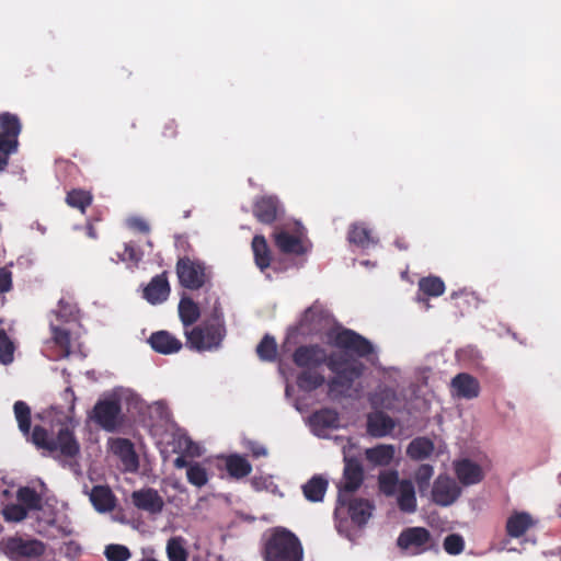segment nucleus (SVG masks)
I'll list each match as a JSON object with an SVG mask.
<instances>
[{
  "label": "nucleus",
  "mask_w": 561,
  "mask_h": 561,
  "mask_svg": "<svg viewBox=\"0 0 561 561\" xmlns=\"http://www.w3.org/2000/svg\"><path fill=\"white\" fill-rule=\"evenodd\" d=\"M328 336L330 343L344 351V354H328L320 344H307L300 345L294 351L293 362L302 369L327 365L334 374V377L328 382L329 394L340 397L353 387L355 380L363 375L365 369L363 363L352 359L350 355L366 358L375 353V347L368 339L347 328L331 331Z\"/></svg>",
  "instance_id": "nucleus-1"
},
{
  "label": "nucleus",
  "mask_w": 561,
  "mask_h": 561,
  "mask_svg": "<svg viewBox=\"0 0 561 561\" xmlns=\"http://www.w3.org/2000/svg\"><path fill=\"white\" fill-rule=\"evenodd\" d=\"M19 430L24 435L31 434V442L38 449L48 454L59 451L61 456L73 458L80 453V444L77 440L73 430L67 424H61L56 435L48 432L41 425H35L31 433V409L24 401H16L13 405Z\"/></svg>",
  "instance_id": "nucleus-2"
},
{
  "label": "nucleus",
  "mask_w": 561,
  "mask_h": 561,
  "mask_svg": "<svg viewBox=\"0 0 561 561\" xmlns=\"http://www.w3.org/2000/svg\"><path fill=\"white\" fill-rule=\"evenodd\" d=\"M186 346L195 352L217 351L226 336V327L218 299H215L211 313L199 324L184 330Z\"/></svg>",
  "instance_id": "nucleus-3"
},
{
  "label": "nucleus",
  "mask_w": 561,
  "mask_h": 561,
  "mask_svg": "<svg viewBox=\"0 0 561 561\" xmlns=\"http://www.w3.org/2000/svg\"><path fill=\"white\" fill-rule=\"evenodd\" d=\"M263 561H304V547L296 534L277 526L266 531L261 539Z\"/></svg>",
  "instance_id": "nucleus-4"
},
{
  "label": "nucleus",
  "mask_w": 561,
  "mask_h": 561,
  "mask_svg": "<svg viewBox=\"0 0 561 561\" xmlns=\"http://www.w3.org/2000/svg\"><path fill=\"white\" fill-rule=\"evenodd\" d=\"M21 130L22 124L16 114L0 113V172L7 169L11 154L18 151Z\"/></svg>",
  "instance_id": "nucleus-5"
},
{
  "label": "nucleus",
  "mask_w": 561,
  "mask_h": 561,
  "mask_svg": "<svg viewBox=\"0 0 561 561\" xmlns=\"http://www.w3.org/2000/svg\"><path fill=\"white\" fill-rule=\"evenodd\" d=\"M175 270L180 285L191 290L206 287L211 279L209 267L204 262L190 256L179 257Z\"/></svg>",
  "instance_id": "nucleus-6"
},
{
  "label": "nucleus",
  "mask_w": 561,
  "mask_h": 561,
  "mask_svg": "<svg viewBox=\"0 0 561 561\" xmlns=\"http://www.w3.org/2000/svg\"><path fill=\"white\" fill-rule=\"evenodd\" d=\"M397 546L409 556L437 550V542L430 530L419 526L403 529L397 539Z\"/></svg>",
  "instance_id": "nucleus-7"
},
{
  "label": "nucleus",
  "mask_w": 561,
  "mask_h": 561,
  "mask_svg": "<svg viewBox=\"0 0 561 561\" xmlns=\"http://www.w3.org/2000/svg\"><path fill=\"white\" fill-rule=\"evenodd\" d=\"M2 550L12 561H25L41 557L45 552V545L37 539L10 537L3 542Z\"/></svg>",
  "instance_id": "nucleus-8"
},
{
  "label": "nucleus",
  "mask_w": 561,
  "mask_h": 561,
  "mask_svg": "<svg viewBox=\"0 0 561 561\" xmlns=\"http://www.w3.org/2000/svg\"><path fill=\"white\" fill-rule=\"evenodd\" d=\"M93 421L106 432H114L123 422L118 399L99 400L92 411Z\"/></svg>",
  "instance_id": "nucleus-9"
},
{
  "label": "nucleus",
  "mask_w": 561,
  "mask_h": 561,
  "mask_svg": "<svg viewBox=\"0 0 561 561\" xmlns=\"http://www.w3.org/2000/svg\"><path fill=\"white\" fill-rule=\"evenodd\" d=\"M344 484L339 486L337 503L345 504V493L357 491L364 481V469L360 461L354 457H344Z\"/></svg>",
  "instance_id": "nucleus-10"
},
{
  "label": "nucleus",
  "mask_w": 561,
  "mask_h": 561,
  "mask_svg": "<svg viewBox=\"0 0 561 561\" xmlns=\"http://www.w3.org/2000/svg\"><path fill=\"white\" fill-rule=\"evenodd\" d=\"M461 494L458 483L446 474H439L432 488V500L439 506L454 504Z\"/></svg>",
  "instance_id": "nucleus-11"
},
{
  "label": "nucleus",
  "mask_w": 561,
  "mask_h": 561,
  "mask_svg": "<svg viewBox=\"0 0 561 561\" xmlns=\"http://www.w3.org/2000/svg\"><path fill=\"white\" fill-rule=\"evenodd\" d=\"M453 466L457 479L465 486L478 484L484 479L482 467L469 458L455 460Z\"/></svg>",
  "instance_id": "nucleus-12"
},
{
  "label": "nucleus",
  "mask_w": 561,
  "mask_h": 561,
  "mask_svg": "<svg viewBox=\"0 0 561 561\" xmlns=\"http://www.w3.org/2000/svg\"><path fill=\"white\" fill-rule=\"evenodd\" d=\"M131 502L138 510L152 515L161 513L164 506L163 499L152 488L134 491L131 493Z\"/></svg>",
  "instance_id": "nucleus-13"
},
{
  "label": "nucleus",
  "mask_w": 561,
  "mask_h": 561,
  "mask_svg": "<svg viewBox=\"0 0 561 561\" xmlns=\"http://www.w3.org/2000/svg\"><path fill=\"white\" fill-rule=\"evenodd\" d=\"M170 293L168 272L164 271L151 278L142 290V297L151 305H159L168 299Z\"/></svg>",
  "instance_id": "nucleus-14"
},
{
  "label": "nucleus",
  "mask_w": 561,
  "mask_h": 561,
  "mask_svg": "<svg viewBox=\"0 0 561 561\" xmlns=\"http://www.w3.org/2000/svg\"><path fill=\"white\" fill-rule=\"evenodd\" d=\"M111 450L117 456L125 467V470L134 472L139 467V459L135 451L134 444L128 438H113L110 442Z\"/></svg>",
  "instance_id": "nucleus-15"
},
{
  "label": "nucleus",
  "mask_w": 561,
  "mask_h": 561,
  "mask_svg": "<svg viewBox=\"0 0 561 561\" xmlns=\"http://www.w3.org/2000/svg\"><path fill=\"white\" fill-rule=\"evenodd\" d=\"M51 332V342L56 347L55 358H66L70 354L71 335L70 332H81L82 329L65 327L49 321Z\"/></svg>",
  "instance_id": "nucleus-16"
},
{
  "label": "nucleus",
  "mask_w": 561,
  "mask_h": 561,
  "mask_svg": "<svg viewBox=\"0 0 561 561\" xmlns=\"http://www.w3.org/2000/svg\"><path fill=\"white\" fill-rule=\"evenodd\" d=\"M342 506H347V513L352 522L359 527L367 524L374 510V505L368 500L353 499L347 501L345 499V504H339V506L335 508V516L340 514Z\"/></svg>",
  "instance_id": "nucleus-17"
},
{
  "label": "nucleus",
  "mask_w": 561,
  "mask_h": 561,
  "mask_svg": "<svg viewBox=\"0 0 561 561\" xmlns=\"http://www.w3.org/2000/svg\"><path fill=\"white\" fill-rule=\"evenodd\" d=\"M396 427V421L382 411H375L367 415V434L375 438L390 435Z\"/></svg>",
  "instance_id": "nucleus-18"
},
{
  "label": "nucleus",
  "mask_w": 561,
  "mask_h": 561,
  "mask_svg": "<svg viewBox=\"0 0 561 561\" xmlns=\"http://www.w3.org/2000/svg\"><path fill=\"white\" fill-rule=\"evenodd\" d=\"M49 321L65 327L82 329L78 307L66 299L58 301L57 308L51 312Z\"/></svg>",
  "instance_id": "nucleus-19"
},
{
  "label": "nucleus",
  "mask_w": 561,
  "mask_h": 561,
  "mask_svg": "<svg viewBox=\"0 0 561 561\" xmlns=\"http://www.w3.org/2000/svg\"><path fill=\"white\" fill-rule=\"evenodd\" d=\"M309 422L312 431L320 436L328 430L337 428L340 416L334 409L323 408L313 412L309 419Z\"/></svg>",
  "instance_id": "nucleus-20"
},
{
  "label": "nucleus",
  "mask_w": 561,
  "mask_h": 561,
  "mask_svg": "<svg viewBox=\"0 0 561 561\" xmlns=\"http://www.w3.org/2000/svg\"><path fill=\"white\" fill-rule=\"evenodd\" d=\"M451 388L456 396L463 399H474L480 393L478 379L470 374L459 373L451 379Z\"/></svg>",
  "instance_id": "nucleus-21"
},
{
  "label": "nucleus",
  "mask_w": 561,
  "mask_h": 561,
  "mask_svg": "<svg viewBox=\"0 0 561 561\" xmlns=\"http://www.w3.org/2000/svg\"><path fill=\"white\" fill-rule=\"evenodd\" d=\"M148 342L153 351L164 355L178 353L183 346L179 339L163 330L153 332Z\"/></svg>",
  "instance_id": "nucleus-22"
},
{
  "label": "nucleus",
  "mask_w": 561,
  "mask_h": 561,
  "mask_svg": "<svg viewBox=\"0 0 561 561\" xmlns=\"http://www.w3.org/2000/svg\"><path fill=\"white\" fill-rule=\"evenodd\" d=\"M535 522L527 512H514L506 520L505 531L510 538H519L524 536Z\"/></svg>",
  "instance_id": "nucleus-23"
},
{
  "label": "nucleus",
  "mask_w": 561,
  "mask_h": 561,
  "mask_svg": "<svg viewBox=\"0 0 561 561\" xmlns=\"http://www.w3.org/2000/svg\"><path fill=\"white\" fill-rule=\"evenodd\" d=\"M273 236L275 245L282 253L301 255L306 252L300 237L290 234L285 230L275 231Z\"/></svg>",
  "instance_id": "nucleus-24"
},
{
  "label": "nucleus",
  "mask_w": 561,
  "mask_h": 561,
  "mask_svg": "<svg viewBox=\"0 0 561 561\" xmlns=\"http://www.w3.org/2000/svg\"><path fill=\"white\" fill-rule=\"evenodd\" d=\"M280 211L277 198L272 196H264L254 202L252 213L262 221L270 224L277 218Z\"/></svg>",
  "instance_id": "nucleus-25"
},
{
  "label": "nucleus",
  "mask_w": 561,
  "mask_h": 561,
  "mask_svg": "<svg viewBox=\"0 0 561 561\" xmlns=\"http://www.w3.org/2000/svg\"><path fill=\"white\" fill-rule=\"evenodd\" d=\"M398 507L403 513H414L416 511V496L414 484L411 480L404 479L399 483Z\"/></svg>",
  "instance_id": "nucleus-26"
},
{
  "label": "nucleus",
  "mask_w": 561,
  "mask_h": 561,
  "mask_svg": "<svg viewBox=\"0 0 561 561\" xmlns=\"http://www.w3.org/2000/svg\"><path fill=\"white\" fill-rule=\"evenodd\" d=\"M90 501L98 512H110L115 507V496L107 485L93 486Z\"/></svg>",
  "instance_id": "nucleus-27"
},
{
  "label": "nucleus",
  "mask_w": 561,
  "mask_h": 561,
  "mask_svg": "<svg viewBox=\"0 0 561 561\" xmlns=\"http://www.w3.org/2000/svg\"><path fill=\"white\" fill-rule=\"evenodd\" d=\"M396 455L393 445L379 444L365 450L367 461L374 466H388L392 462Z\"/></svg>",
  "instance_id": "nucleus-28"
},
{
  "label": "nucleus",
  "mask_w": 561,
  "mask_h": 561,
  "mask_svg": "<svg viewBox=\"0 0 561 561\" xmlns=\"http://www.w3.org/2000/svg\"><path fill=\"white\" fill-rule=\"evenodd\" d=\"M434 443L427 437H416L407 447V455L412 460H424L434 453Z\"/></svg>",
  "instance_id": "nucleus-29"
},
{
  "label": "nucleus",
  "mask_w": 561,
  "mask_h": 561,
  "mask_svg": "<svg viewBox=\"0 0 561 561\" xmlns=\"http://www.w3.org/2000/svg\"><path fill=\"white\" fill-rule=\"evenodd\" d=\"M201 310L198 305L190 297H182L179 302V317L184 330L191 329L198 320Z\"/></svg>",
  "instance_id": "nucleus-30"
},
{
  "label": "nucleus",
  "mask_w": 561,
  "mask_h": 561,
  "mask_svg": "<svg viewBox=\"0 0 561 561\" xmlns=\"http://www.w3.org/2000/svg\"><path fill=\"white\" fill-rule=\"evenodd\" d=\"M16 501L24 506L26 511L34 512L43 508L42 495L31 486H20L15 494Z\"/></svg>",
  "instance_id": "nucleus-31"
},
{
  "label": "nucleus",
  "mask_w": 561,
  "mask_h": 561,
  "mask_svg": "<svg viewBox=\"0 0 561 561\" xmlns=\"http://www.w3.org/2000/svg\"><path fill=\"white\" fill-rule=\"evenodd\" d=\"M328 489V480L321 476H313L302 485V493L310 502H321Z\"/></svg>",
  "instance_id": "nucleus-32"
},
{
  "label": "nucleus",
  "mask_w": 561,
  "mask_h": 561,
  "mask_svg": "<svg viewBox=\"0 0 561 561\" xmlns=\"http://www.w3.org/2000/svg\"><path fill=\"white\" fill-rule=\"evenodd\" d=\"M254 262L261 272L271 265V251L264 237L255 236L252 240Z\"/></svg>",
  "instance_id": "nucleus-33"
},
{
  "label": "nucleus",
  "mask_w": 561,
  "mask_h": 561,
  "mask_svg": "<svg viewBox=\"0 0 561 561\" xmlns=\"http://www.w3.org/2000/svg\"><path fill=\"white\" fill-rule=\"evenodd\" d=\"M325 378L314 368L302 369L297 376V386L305 392H311L324 385Z\"/></svg>",
  "instance_id": "nucleus-34"
},
{
  "label": "nucleus",
  "mask_w": 561,
  "mask_h": 561,
  "mask_svg": "<svg viewBox=\"0 0 561 561\" xmlns=\"http://www.w3.org/2000/svg\"><path fill=\"white\" fill-rule=\"evenodd\" d=\"M65 202L69 207L76 208L84 214L93 202V195L91 192L82 188H72L67 193Z\"/></svg>",
  "instance_id": "nucleus-35"
},
{
  "label": "nucleus",
  "mask_w": 561,
  "mask_h": 561,
  "mask_svg": "<svg viewBox=\"0 0 561 561\" xmlns=\"http://www.w3.org/2000/svg\"><path fill=\"white\" fill-rule=\"evenodd\" d=\"M419 291L426 297H439L445 291V283L438 276H426L419 280Z\"/></svg>",
  "instance_id": "nucleus-36"
},
{
  "label": "nucleus",
  "mask_w": 561,
  "mask_h": 561,
  "mask_svg": "<svg viewBox=\"0 0 561 561\" xmlns=\"http://www.w3.org/2000/svg\"><path fill=\"white\" fill-rule=\"evenodd\" d=\"M347 239L351 243L363 249H366L374 243L370 230L364 224L352 225L348 230Z\"/></svg>",
  "instance_id": "nucleus-37"
},
{
  "label": "nucleus",
  "mask_w": 561,
  "mask_h": 561,
  "mask_svg": "<svg viewBox=\"0 0 561 561\" xmlns=\"http://www.w3.org/2000/svg\"><path fill=\"white\" fill-rule=\"evenodd\" d=\"M399 474L396 470L381 472L378 477L379 490L387 496L396 494L399 489Z\"/></svg>",
  "instance_id": "nucleus-38"
},
{
  "label": "nucleus",
  "mask_w": 561,
  "mask_h": 561,
  "mask_svg": "<svg viewBox=\"0 0 561 561\" xmlns=\"http://www.w3.org/2000/svg\"><path fill=\"white\" fill-rule=\"evenodd\" d=\"M182 537H172L167 543V554L169 561H187L188 553L183 546Z\"/></svg>",
  "instance_id": "nucleus-39"
},
{
  "label": "nucleus",
  "mask_w": 561,
  "mask_h": 561,
  "mask_svg": "<svg viewBox=\"0 0 561 561\" xmlns=\"http://www.w3.org/2000/svg\"><path fill=\"white\" fill-rule=\"evenodd\" d=\"M2 517L7 523H21L28 516V511L18 503H9L2 508Z\"/></svg>",
  "instance_id": "nucleus-40"
},
{
  "label": "nucleus",
  "mask_w": 561,
  "mask_h": 561,
  "mask_svg": "<svg viewBox=\"0 0 561 561\" xmlns=\"http://www.w3.org/2000/svg\"><path fill=\"white\" fill-rule=\"evenodd\" d=\"M396 400V391L388 387L379 389L370 398V402L374 407H380L385 409H391Z\"/></svg>",
  "instance_id": "nucleus-41"
},
{
  "label": "nucleus",
  "mask_w": 561,
  "mask_h": 561,
  "mask_svg": "<svg viewBox=\"0 0 561 561\" xmlns=\"http://www.w3.org/2000/svg\"><path fill=\"white\" fill-rule=\"evenodd\" d=\"M434 474V468L432 465L423 463L421 465L415 473L414 479L419 488V492L421 494L425 493L430 488V481Z\"/></svg>",
  "instance_id": "nucleus-42"
},
{
  "label": "nucleus",
  "mask_w": 561,
  "mask_h": 561,
  "mask_svg": "<svg viewBox=\"0 0 561 561\" xmlns=\"http://www.w3.org/2000/svg\"><path fill=\"white\" fill-rule=\"evenodd\" d=\"M256 353L261 359L274 360L277 353L275 339L270 335H265L257 345Z\"/></svg>",
  "instance_id": "nucleus-43"
},
{
  "label": "nucleus",
  "mask_w": 561,
  "mask_h": 561,
  "mask_svg": "<svg viewBox=\"0 0 561 561\" xmlns=\"http://www.w3.org/2000/svg\"><path fill=\"white\" fill-rule=\"evenodd\" d=\"M104 556L108 561H127L131 552L124 545L111 543L105 547Z\"/></svg>",
  "instance_id": "nucleus-44"
},
{
  "label": "nucleus",
  "mask_w": 561,
  "mask_h": 561,
  "mask_svg": "<svg viewBox=\"0 0 561 561\" xmlns=\"http://www.w3.org/2000/svg\"><path fill=\"white\" fill-rule=\"evenodd\" d=\"M186 477L187 481L197 488L205 485L208 481L207 472L199 463L191 465L187 468Z\"/></svg>",
  "instance_id": "nucleus-45"
},
{
  "label": "nucleus",
  "mask_w": 561,
  "mask_h": 561,
  "mask_svg": "<svg viewBox=\"0 0 561 561\" xmlns=\"http://www.w3.org/2000/svg\"><path fill=\"white\" fill-rule=\"evenodd\" d=\"M226 469L232 477H245V458L237 455L229 456L226 459Z\"/></svg>",
  "instance_id": "nucleus-46"
},
{
  "label": "nucleus",
  "mask_w": 561,
  "mask_h": 561,
  "mask_svg": "<svg viewBox=\"0 0 561 561\" xmlns=\"http://www.w3.org/2000/svg\"><path fill=\"white\" fill-rule=\"evenodd\" d=\"M443 547L448 554L456 556L462 552L465 541L460 535L450 534L444 539Z\"/></svg>",
  "instance_id": "nucleus-47"
},
{
  "label": "nucleus",
  "mask_w": 561,
  "mask_h": 561,
  "mask_svg": "<svg viewBox=\"0 0 561 561\" xmlns=\"http://www.w3.org/2000/svg\"><path fill=\"white\" fill-rule=\"evenodd\" d=\"M13 344L4 333L3 330H0V363L7 365L13 360Z\"/></svg>",
  "instance_id": "nucleus-48"
},
{
  "label": "nucleus",
  "mask_w": 561,
  "mask_h": 561,
  "mask_svg": "<svg viewBox=\"0 0 561 561\" xmlns=\"http://www.w3.org/2000/svg\"><path fill=\"white\" fill-rule=\"evenodd\" d=\"M119 259L123 262H127L137 266L142 259V253L131 243H125L124 252L119 254Z\"/></svg>",
  "instance_id": "nucleus-49"
},
{
  "label": "nucleus",
  "mask_w": 561,
  "mask_h": 561,
  "mask_svg": "<svg viewBox=\"0 0 561 561\" xmlns=\"http://www.w3.org/2000/svg\"><path fill=\"white\" fill-rule=\"evenodd\" d=\"M12 289V272L8 267H0V295Z\"/></svg>",
  "instance_id": "nucleus-50"
},
{
  "label": "nucleus",
  "mask_w": 561,
  "mask_h": 561,
  "mask_svg": "<svg viewBox=\"0 0 561 561\" xmlns=\"http://www.w3.org/2000/svg\"><path fill=\"white\" fill-rule=\"evenodd\" d=\"M457 356L462 360L471 359L473 363H478L482 358L480 351L474 346H467L459 350Z\"/></svg>",
  "instance_id": "nucleus-51"
},
{
  "label": "nucleus",
  "mask_w": 561,
  "mask_h": 561,
  "mask_svg": "<svg viewBox=\"0 0 561 561\" xmlns=\"http://www.w3.org/2000/svg\"><path fill=\"white\" fill-rule=\"evenodd\" d=\"M161 135L163 138L173 139L178 136V124L174 119H168L162 128Z\"/></svg>",
  "instance_id": "nucleus-52"
},
{
  "label": "nucleus",
  "mask_w": 561,
  "mask_h": 561,
  "mask_svg": "<svg viewBox=\"0 0 561 561\" xmlns=\"http://www.w3.org/2000/svg\"><path fill=\"white\" fill-rule=\"evenodd\" d=\"M248 449L253 458L266 457L267 449L255 442H248Z\"/></svg>",
  "instance_id": "nucleus-53"
},
{
  "label": "nucleus",
  "mask_w": 561,
  "mask_h": 561,
  "mask_svg": "<svg viewBox=\"0 0 561 561\" xmlns=\"http://www.w3.org/2000/svg\"><path fill=\"white\" fill-rule=\"evenodd\" d=\"M134 226L144 233H148L150 230L149 225L141 219H136Z\"/></svg>",
  "instance_id": "nucleus-54"
},
{
  "label": "nucleus",
  "mask_w": 561,
  "mask_h": 561,
  "mask_svg": "<svg viewBox=\"0 0 561 561\" xmlns=\"http://www.w3.org/2000/svg\"><path fill=\"white\" fill-rule=\"evenodd\" d=\"M174 467L178 468V469H182V468H185V467H190L191 465H188V461L185 459L184 456H179L174 459V462H173Z\"/></svg>",
  "instance_id": "nucleus-55"
},
{
  "label": "nucleus",
  "mask_w": 561,
  "mask_h": 561,
  "mask_svg": "<svg viewBox=\"0 0 561 561\" xmlns=\"http://www.w3.org/2000/svg\"><path fill=\"white\" fill-rule=\"evenodd\" d=\"M87 234L91 239H96L98 238L96 230H95V228H94V226L92 224H88L87 225Z\"/></svg>",
  "instance_id": "nucleus-56"
},
{
  "label": "nucleus",
  "mask_w": 561,
  "mask_h": 561,
  "mask_svg": "<svg viewBox=\"0 0 561 561\" xmlns=\"http://www.w3.org/2000/svg\"><path fill=\"white\" fill-rule=\"evenodd\" d=\"M66 393H67V394H70V396L72 397V404H71V407H70V411H73V409H75V399H76V398H75V392L72 391V389H71V388H67V389H66Z\"/></svg>",
  "instance_id": "nucleus-57"
},
{
  "label": "nucleus",
  "mask_w": 561,
  "mask_h": 561,
  "mask_svg": "<svg viewBox=\"0 0 561 561\" xmlns=\"http://www.w3.org/2000/svg\"><path fill=\"white\" fill-rule=\"evenodd\" d=\"M313 313L312 308H308L305 312V318L308 319Z\"/></svg>",
  "instance_id": "nucleus-58"
},
{
  "label": "nucleus",
  "mask_w": 561,
  "mask_h": 561,
  "mask_svg": "<svg viewBox=\"0 0 561 561\" xmlns=\"http://www.w3.org/2000/svg\"><path fill=\"white\" fill-rule=\"evenodd\" d=\"M508 542H510V539H504V540L502 541V549H506V548H507Z\"/></svg>",
  "instance_id": "nucleus-59"
},
{
  "label": "nucleus",
  "mask_w": 561,
  "mask_h": 561,
  "mask_svg": "<svg viewBox=\"0 0 561 561\" xmlns=\"http://www.w3.org/2000/svg\"><path fill=\"white\" fill-rule=\"evenodd\" d=\"M247 470H248V476H249L251 473V471H252L251 465L249 462H248Z\"/></svg>",
  "instance_id": "nucleus-60"
},
{
  "label": "nucleus",
  "mask_w": 561,
  "mask_h": 561,
  "mask_svg": "<svg viewBox=\"0 0 561 561\" xmlns=\"http://www.w3.org/2000/svg\"><path fill=\"white\" fill-rule=\"evenodd\" d=\"M142 561H158V560H156L153 558H146V559H142Z\"/></svg>",
  "instance_id": "nucleus-61"
},
{
  "label": "nucleus",
  "mask_w": 561,
  "mask_h": 561,
  "mask_svg": "<svg viewBox=\"0 0 561 561\" xmlns=\"http://www.w3.org/2000/svg\"><path fill=\"white\" fill-rule=\"evenodd\" d=\"M252 485H253L254 488H256V489H257V481H256V480H253V481H252Z\"/></svg>",
  "instance_id": "nucleus-62"
},
{
  "label": "nucleus",
  "mask_w": 561,
  "mask_h": 561,
  "mask_svg": "<svg viewBox=\"0 0 561 561\" xmlns=\"http://www.w3.org/2000/svg\"><path fill=\"white\" fill-rule=\"evenodd\" d=\"M560 479H561V472H560Z\"/></svg>",
  "instance_id": "nucleus-63"
}]
</instances>
